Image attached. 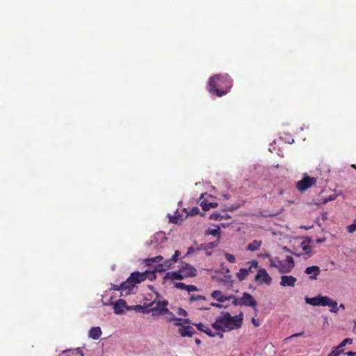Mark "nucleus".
<instances>
[{
  "label": "nucleus",
  "mask_w": 356,
  "mask_h": 356,
  "mask_svg": "<svg viewBox=\"0 0 356 356\" xmlns=\"http://www.w3.org/2000/svg\"><path fill=\"white\" fill-rule=\"evenodd\" d=\"M232 87V79L227 74H215L208 81L209 92L217 97H222L227 94Z\"/></svg>",
  "instance_id": "f257e3e1"
},
{
  "label": "nucleus",
  "mask_w": 356,
  "mask_h": 356,
  "mask_svg": "<svg viewBox=\"0 0 356 356\" xmlns=\"http://www.w3.org/2000/svg\"><path fill=\"white\" fill-rule=\"evenodd\" d=\"M243 313L232 316L229 312H222L216 321L212 323V327L221 332H228L238 329L243 324Z\"/></svg>",
  "instance_id": "f03ea898"
},
{
  "label": "nucleus",
  "mask_w": 356,
  "mask_h": 356,
  "mask_svg": "<svg viewBox=\"0 0 356 356\" xmlns=\"http://www.w3.org/2000/svg\"><path fill=\"white\" fill-rule=\"evenodd\" d=\"M181 253L179 250H176L172 257L169 259H166L164 261L163 264H159L155 267L154 270H145L147 279L152 281L156 279V272L163 271L165 269L163 267L167 268H171L174 266V264L177 261L178 257L180 256Z\"/></svg>",
  "instance_id": "7ed1b4c3"
},
{
  "label": "nucleus",
  "mask_w": 356,
  "mask_h": 356,
  "mask_svg": "<svg viewBox=\"0 0 356 356\" xmlns=\"http://www.w3.org/2000/svg\"><path fill=\"white\" fill-rule=\"evenodd\" d=\"M168 305V302L165 300L159 301L156 304V306L152 309V315H156V313L159 312V314H168V315H171L172 318H171L170 321H181V318L175 317L173 313L170 312V310L167 308Z\"/></svg>",
  "instance_id": "20e7f679"
},
{
  "label": "nucleus",
  "mask_w": 356,
  "mask_h": 356,
  "mask_svg": "<svg viewBox=\"0 0 356 356\" xmlns=\"http://www.w3.org/2000/svg\"><path fill=\"white\" fill-rule=\"evenodd\" d=\"M316 183V178L308 176L307 175H304L302 179L298 181L296 186L300 192L305 191L311 186L315 185Z\"/></svg>",
  "instance_id": "39448f33"
},
{
  "label": "nucleus",
  "mask_w": 356,
  "mask_h": 356,
  "mask_svg": "<svg viewBox=\"0 0 356 356\" xmlns=\"http://www.w3.org/2000/svg\"><path fill=\"white\" fill-rule=\"evenodd\" d=\"M256 282H259L260 284H266L269 285L272 282L271 277L268 274L267 271L264 268H260L254 277Z\"/></svg>",
  "instance_id": "423d86ee"
},
{
  "label": "nucleus",
  "mask_w": 356,
  "mask_h": 356,
  "mask_svg": "<svg viewBox=\"0 0 356 356\" xmlns=\"http://www.w3.org/2000/svg\"><path fill=\"white\" fill-rule=\"evenodd\" d=\"M328 297L318 296L313 298H305V302L311 305L314 306H326L327 304Z\"/></svg>",
  "instance_id": "0eeeda50"
},
{
  "label": "nucleus",
  "mask_w": 356,
  "mask_h": 356,
  "mask_svg": "<svg viewBox=\"0 0 356 356\" xmlns=\"http://www.w3.org/2000/svg\"><path fill=\"white\" fill-rule=\"evenodd\" d=\"M196 269L188 264H184L179 267V273L183 276V280L186 277H195L196 275Z\"/></svg>",
  "instance_id": "6e6552de"
},
{
  "label": "nucleus",
  "mask_w": 356,
  "mask_h": 356,
  "mask_svg": "<svg viewBox=\"0 0 356 356\" xmlns=\"http://www.w3.org/2000/svg\"><path fill=\"white\" fill-rule=\"evenodd\" d=\"M241 306L256 307L257 301L253 296L248 293H243V296L241 298Z\"/></svg>",
  "instance_id": "1a4fd4ad"
},
{
  "label": "nucleus",
  "mask_w": 356,
  "mask_h": 356,
  "mask_svg": "<svg viewBox=\"0 0 356 356\" xmlns=\"http://www.w3.org/2000/svg\"><path fill=\"white\" fill-rule=\"evenodd\" d=\"M136 286V283L134 282L133 280L129 281V277L127 280L122 282L118 288L115 289L116 290H121L122 291H125L126 294H129L132 292Z\"/></svg>",
  "instance_id": "9d476101"
},
{
  "label": "nucleus",
  "mask_w": 356,
  "mask_h": 356,
  "mask_svg": "<svg viewBox=\"0 0 356 356\" xmlns=\"http://www.w3.org/2000/svg\"><path fill=\"white\" fill-rule=\"evenodd\" d=\"M114 312L116 314H122L125 309L129 310L130 309L127 306L125 300L119 299L113 303Z\"/></svg>",
  "instance_id": "9b49d317"
},
{
  "label": "nucleus",
  "mask_w": 356,
  "mask_h": 356,
  "mask_svg": "<svg viewBox=\"0 0 356 356\" xmlns=\"http://www.w3.org/2000/svg\"><path fill=\"white\" fill-rule=\"evenodd\" d=\"M297 280L292 275H282L280 285L282 286H294Z\"/></svg>",
  "instance_id": "f8f14e48"
},
{
  "label": "nucleus",
  "mask_w": 356,
  "mask_h": 356,
  "mask_svg": "<svg viewBox=\"0 0 356 356\" xmlns=\"http://www.w3.org/2000/svg\"><path fill=\"white\" fill-rule=\"evenodd\" d=\"M146 273L134 272L129 276V281L133 280L136 284L140 283L147 280Z\"/></svg>",
  "instance_id": "ddd939ff"
},
{
  "label": "nucleus",
  "mask_w": 356,
  "mask_h": 356,
  "mask_svg": "<svg viewBox=\"0 0 356 356\" xmlns=\"http://www.w3.org/2000/svg\"><path fill=\"white\" fill-rule=\"evenodd\" d=\"M320 268L317 266H312L307 267L305 270L306 274L310 275V280H316L317 276L320 274Z\"/></svg>",
  "instance_id": "4468645a"
},
{
  "label": "nucleus",
  "mask_w": 356,
  "mask_h": 356,
  "mask_svg": "<svg viewBox=\"0 0 356 356\" xmlns=\"http://www.w3.org/2000/svg\"><path fill=\"white\" fill-rule=\"evenodd\" d=\"M195 330L192 326L183 325L179 329V333L183 337H192L195 333Z\"/></svg>",
  "instance_id": "2eb2a0df"
},
{
  "label": "nucleus",
  "mask_w": 356,
  "mask_h": 356,
  "mask_svg": "<svg viewBox=\"0 0 356 356\" xmlns=\"http://www.w3.org/2000/svg\"><path fill=\"white\" fill-rule=\"evenodd\" d=\"M163 280H183V276H181V274L179 273V269L177 271H169L165 273V275L163 277Z\"/></svg>",
  "instance_id": "dca6fc26"
},
{
  "label": "nucleus",
  "mask_w": 356,
  "mask_h": 356,
  "mask_svg": "<svg viewBox=\"0 0 356 356\" xmlns=\"http://www.w3.org/2000/svg\"><path fill=\"white\" fill-rule=\"evenodd\" d=\"M203 197H204V194H202L200 197V206L202 207V208L204 211H208L211 208H216L218 207V203H216V202L208 203L206 200L203 199Z\"/></svg>",
  "instance_id": "f3484780"
},
{
  "label": "nucleus",
  "mask_w": 356,
  "mask_h": 356,
  "mask_svg": "<svg viewBox=\"0 0 356 356\" xmlns=\"http://www.w3.org/2000/svg\"><path fill=\"white\" fill-rule=\"evenodd\" d=\"M102 335V330L99 327H92L88 333V336L90 338L93 339H98Z\"/></svg>",
  "instance_id": "a211bd4d"
},
{
  "label": "nucleus",
  "mask_w": 356,
  "mask_h": 356,
  "mask_svg": "<svg viewBox=\"0 0 356 356\" xmlns=\"http://www.w3.org/2000/svg\"><path fill=\"white\" fill-rule=\"evenodd\" d=\"M250 273H252L251 268H242L236 273V277L240 281H243Z\"/></svg>",
  "instance_id": "6ab92c4d"
},
{
  "label": "nucleus",
  "mask_w": 356,
  "mask_h": 356,
  "mask_svg": "<svg viewBox=\"0 0 356 356\" xmlns=\"http://www.w3.org/2000/svg\"><path fill=\"white\" fill-rule=\"evenodd\" d=\"M211 296L213 298L216 299L217 301L220 302H224L227 300V296L222 294V293L219 291H213L211 293Z\"/></svg>",
  "instance_id": "aec40b11"
},
{
  "label": "nucleus",
  "mask_w": 356,
  "mask_h": 356,
  "mask_svg": "<svg viewBox=\"0 0 356 356\" xmlns=\"http://www.w3.org/2000/svg\"><path fill=\"white\" fill-rule=\"evenodd\" d=\"M277 269L280 273H288L292 270L293 265L285 264L280 261Z\"/></svg>",
  "instance_id": "412c9836"
},
{
  "label": "nucleus",
  "mask_w": 356,
  "mask_h": 356,
  "mask_svg": "<svg viewBox=\"0 0 356 356\" xmlns=\"http://www.w3.org/2000/svg\"><path fill=\"white\" fill-rule=\"evenodd\" d=\"M262 243L261 241L254 240L252 243H249L247 246V250L250 251H255L259 249Z\"/></svg>",
  "instance_id": "4be33fe9"
},
{
  "label": "nucleus",
  "mask_w": 356,
  "mask_h": 356,
  "mask_svg": "<svg viewBox=\"0 0 356 356\" xmlns=\"http://www.w3.org/2000/svg\"><path fill=\"white\" fill-rule=\"evenodd\" d=\"M327 302V304L326 306H329L331 307L330 312L337 313L339 310V308L337 307V302L335 300L330 298L329 297H328V300Z\"/></svg>",
  "instance_id": "5701e85b"
},
{
  "label": "nucleus",
  "mask_w": 356,
  "mask_h": 356,
  "mask_svg": "<svg viewBox=\"0 0 356 356\" xmlns=\"http://www.w3.org/2000/svg\"><path fill=\"white\" fill-rule=\"evenodd\" d=\"M218 243H219L218 241L207 243L201 245V248L203 250L213 249L214 248H216L218 245Z\"/></svg>",
  "instance_id": "b1692460"
},
{
  "label": "nucleus",
  "mask_w": 356,
  "mask_h": 356,
  "mask_svg": "<svg viewBox=\"0 0 356 356\" xmlns=\"http://www.w3.org/2000/svg\"><path fill=\"white\" fill-rule=\"evenodd\" d=\"M189 301L191 302H195V301H206V297L201 295H190Z\"/></svg>",
  "instance_id": "393cba45"
},
{
  "label": "nucleus",
  "mask_w": 356,
  "mask_h": 356,
  "mask_svg": "<svg viewBox=\"0 0 356 356\" xmlns=\"http://www.w3.org/2000/svg\"><path fill=\"white\" fill-rule=\"evenodd\" d=\"M232 300V305L235 306H241V298H238L234 295H229L227 296V300Z\"/></svg>",
  "instance_id": "a878e982"
},
{
  "label": "nucleus",
  "mask_w": 356,
  "mask_h": 356,
  "mask_svg": "<svg viewBox=\"0 0 356 356\" xmlns=\"http://www.w3.org/2000/svg\"><path fill=\"white\" fill-rule=\"evenodd\" d=\"M220 227H217L216 229H208L206 231L205 234L217 236L220 235Z\"/></svg>",
  "instance_id": "bb28decb"
},
{
  "label": "nucleus",
  "mask_w": 356,
  "mask_h": 356,
  "mask_svg": "<svg viewBox=\"0 0 356 356\" xmlns=\"http://www.w3.org/2000/svg\"><path fill=\"white\" fill-rule=\"evenodd\" d=\"M163 257L161 255L156 256L153 258L147 259L145 263L147 265H150L152 263L159 262L163 260Z\"/></svg>",
  "instance_id": "cd10ccee"
},
{
  "label": "nucleus",
  "mask_w": 356,
  "mask_h": 356,
  "mask_svg": "<svg viewBox=\"0 0 356 356\" xmlns=\"http://www.w3.org/2000/svg\"><path fill=\"white\" fill-rule=\"evenodd\" d=\"M300 246L302 249L305 251L307 253H309L311 251V246L309 245V241H303Z\"/></svg>",
  "instance_id": "c85d7f7f"
},
{
  "label": "nucleus",
  "mask_w": 356,
  "mask_h": 356,
  "mask_svg": "<svg viewBox=\"0 0 356 356\" xmlns=\"http://www.w3.org/2000/svg\"><path fill=\"white\" fill-rule=\"evenodd\" d=\"M220 282L224 284L232 286L234 281L231 279V276H225L223 279H221Z\"/></svg>",
  "instance_id": "c756f323"
},
{
  "label": "nucleus",
  "mask_w": 356,
  "mask_h": 356,
  "mask_svg": "<svg viewBox=\"0 0 356 356\" xmlns=\"http://www.w3.org/2000/svg\"><path fill=\"white\" fill-rule=\"evenodd\" d=\"M343 350L341 348H339V346L332 349V350L327 355V356H339Z\"/></svg>",
  "instance_id": "7c9ffc66"
},
{
  "label": "nucleus",
  "mask_w": 356,
  "mask_h": 356,
  "mask_svg": "<svg viewBox=\"0 0 356 356\" xmlns=\"http://www.w3.org/2000/svg\"><path fill=\"white\" fill-rule=\"evenodd\" d=\"M209 218L211 220H222V215L217 211L213 212L212 214H211L209 216Z\"/></svg>",
  "instance_id": "2f4dec72"
},
{
  "label": "nucleus",
  "mask_w": 356,
  "mask_h": 356,
  "mask_svg": "<svg viewBox=\"0 0 356 356\" xmlns=\"http://www.w3.org/2000/svg\"><path fill=\"white\" fill-rule=\"evenodd\" d=\"M347 231L348 233L352 234L356 231V219L353 220L351 225L347 227Z\"/></svg>",
  "instance_id": "473e14b6"
},
{
  "label": "nucleus",
  "mask_w": 356,
  "mask_h": 356,
  "mask_svg": "<svg viewBox=\"0 0 356 356\" xmlns=\"http://www.w3.org/2000/svg\"><path fill=\"white\" fill-rule=\"evenodd\" d=\"M280 260L278 258H270V266L271 267L278 268Z\"/></svg>",
  "instance_id": "72a5a7b5"
},
{
  "label": "nucleus",
  "mask_w": 356,
  "mask_h": 356,
  "mask_svg": "<svg viewBox=\"0 0 356 356\" xmlns=\"http://www.w3.org/2000/svg\"><path fill=\"white\" fill-rule=\"evenodd\" d=\"M225 259L230 263H234L236 261V258L234 257V255L232 254H229V253H227V252H225Z\"/></svg>",
  "instance_id": "f704fd0d"
},
{
  "label": "nucleus",
  "mask_w": 356,
  "mask_h": 356,
  "mask_svg": "<svg viewBox=\"0 0 356 356\" xmlns=\"http://www.w3.org/2000/svg\"><path fill=\"white\" fill-rule=\"evenodd\" d=\"M353 343V339L350 338H346L342 341V342L339 345V348H342L345 346L347 343L351 344Z\"/></svg>",
  "instance_id": "c9c22d12"
},
{
  "label": "nucleus",
  "mask_w": 356,
  "mask_h": 356,
  "mask_svg": "<svg viewBox=\"0 0 356 356\" xmlns=\"http://www.w3.org/2000/svg\"><path fill=\"white\" fill-rule=\"evenodd\" d=\"M175 287L181 290H186L187 284L183 282H176L175 284Z\"/></svg>",
  "instance_id": "e433bc0d"
},
{
  "label": "nucleus",
  "mask_w": 356,
  "mask_h": 356,
  "mask_svg": "<svg viewBox=\"0 0 356 356\" xmlns=\"http://www.w3.org/2000/svg\"><path fill=\"white\" fill-rule=\"evenodd\" d=\"M200 213V209L198 207H193L188 212V215L194 216Z\"/></svg>",
  "instance_id": "4c0bfd02"
},
{
  "label": "nucleus",
  "mask_w": 356,
  "mask_h": 356,
  "mask_svg": "<svg viewBox=\"0 0 356 356\" xmlns=\"http://www.w3.org/2000/svg\"><path fill=\"white\" fill-rule=\"evenodd\" d=\"M198 289H197V286L195 285H187L186 291L188 293H191L192 291H196Z\"/></svg>",
  "instance_id": "58836bf2"
},
{
  "label": "nucleus",
  "mask_w": 356,
  "mask_h": 356,
  "mask_svg": "<svg viewBox=\"0 0 356 356\" xmlns=\"http://www.w3.org/2000/svg\"><path fill=\"white\" fill-rule=\"evenodd\" d=\"M249 264H250L249 268H251V269L252 268H257L258 267V261L257 260H252L250 261Z\"/></svg>",
  "instance_id": "ea45409f"
},
{
  "label": "nucleus",
  "mask_w": 356,
  "mask_h": 356,
  "mask_svg": "<svg viewBox=\"0 0 356 356\" xmlns=\"http://www.w3.org/2000/svg\"><path fill=\"white\" fill-rule=\"evenodd\" d=\"M195 326H196V327L197 328L198 330L200 331H202L204 330V328L206 327L203 323H196V324H193Z\"/></svg>",
  "instance_id": "a19ab883"
},
{
  "label": "nucleus",
  "mask_w": 356,
  "mask_h": 356,
  "mask_svg": "<svg viewBox=\"0 0 356 356\" xmlns=\"http://www.w3.org/2000/svg\"><path fill=\"white\" fill-rule=\"evenodd\" d=\"M286 261L288 262V264L293 265V268L294 267V260L292 257L287 256L286 258Z\"/></svg>",
  "instance_id": "79ce46f5"
},
{
  "label": "nucleus",
  "mask_w": 356,
  "mask_h": 356,
  "mask_svg": "<svg viewBox=\"0 0 356 356\" xmlns=\"http://www.w3.org/2000/svg\"><path fill=\"white\" fill-rule=\"evenodd\" d=\"M76 355L78 356H84L83 351L80 348H77L74 350Z\"/></svg>",
  "instance_id": "37998d69"
},
{
  "label": "nucleus",
  "mask_w": 356,
  "mask_h": 356,
  "mask_svg": "<svg viewBox=\"0 0 356 356\" xmlns=\"http://www.w3.org/2000/svg\"><path fill=\"white\" fill-rule=\"evenodd\" d=\"M177 314L179 315H181V316H187V312L186 310H184V309L182 308H179L178 312H177Z\"/></svg>",
  "instance_id": "c03bdc74"
},
{
  "label": "nucleus",
  "mask_w": 356,
  "mask_h": 356,
  "mask_svg": "<svg viewBox=\"0 0 356 356\" xmlns=\"http://www.w3.org/2000/svg\"><path fill=\"white\" fill-rule=\"evenodd\" d=\"M194 252H195V248L193 247H189L188 248L186 255H190V254H193Z\"/></svg>",
  "instance_id": "a18cd8bd"
},
{
  "label": "nucleus",
  "mask_w": 356,
  "mask_h": 356,
  "mask_svg": "<svg viewBox=\"0 0 356 356\" xmlns=\"http://www.w3.org/2000/svg\"><path fill=\"white\" fill-rule=\"evenodd\" d=\"M335 199V196H330L328 198H325L324 200H323V203H326L329 201H332V200H334Z\"/></svg>",
  "instance_id": "49530a36"
},
{
  "label": "nucleus",
  "mask_w": 356,
  "mask_h": 356,
  "mask_svg": "<svg viewBox=\"0 0 356 356\" xmlns=\"http://www.w3.org/2000/svg\"><path fill=\"white\" fill-rule=\"evenodd\" d=\"M302 334V333H297V334L290 336L289 337H287L286 339H285V340H289L291 338L297 337L301 336Z\"/></svg>",
  "instance_id": "de8ad7c7"
},
{
  "label": "nucleus",
  "mask_w": 356,
  "mask_h": 356,
  "mask_svg": "<svg viewBox=\"0 0 356 356\" xmlns=\"http://www.w3.org/2000/svg\"><path fill=\"white\" fill-rule=\"evenodd\" d=\"M252 323L254 325L255 327L259 326V323H258L257 320H256L254 318H252Z\"/></svg>",
  "instance_id": "09e8293b"
},
{
  "label": "nucleus",
  "mask_w": 356,
  "mask_h": 356,
  "mask_svg": "<svg viewBox=\"0 0 356 356\" xmlns=\"http://www.w3.org/2000/svg\"><path fill=\"white\" fill-rule=\"evenodd\" d=\"M182 321V322L185 324H190L191 323V320L189 318H181Z\"/></svg>",
  "instance_id": "8fccbe9b"
},
{
  "label": "nucleus",
  "mask_w": 356,
  "mask_h": 356,
  "mask_svg": "<svg viewBox=\"0 0 356 356\" xmlns=\"http://www.w3.org/2000/svg\"><path fill=\"white\" fill-rule=\"evenodd\" d=\"M214 334H216V337H219L220 339H222L224 337V334L222 332H214Z\"/></svg>",
  "instance_id": "3c124183"
},
{
  "label": "nucleus",
  "mask_w": 356,
  "mask_h": 356,
  "mask_svg": "<svg viewBox=\"0 0 356 356\" xmlns=\"http://www.w3.org/2000/svg\"><path fill=\"white\" fill-rule=\"evenodd\" d=\"M259 257H262V258H268L270 257V255L268 253H264V254H260L259 255Z\"/></svg>",
  "instance_id": "603ef678"
},
{
  "label": "nucleus",
  "mask_w": 356,
  "mask_h": 356,
  "mask_svg": "<svg viewBox=\"0 0 356 356\" xmlns=\"http://www.w3.org/2000/svg\"><path fill=\"white\" fill-rule=\"evenodd\" d=\"M175 321V325L176 326H179L180 327L181 326H183V325L181 324L182 321Z\"/></svg>",
  "instance_id": "864d4df0"
},
{
  "label": "nucleus",
  "mask_w": 356,
  "mask_h": 356,
  "mask_svg": "<svg viewBox=\"0 0 356 356\" xmlns=\"http://www.w3.org/2000/svg\"><path fill=\"white\" fill-rule=\"evenodd\" d=\"M207 334H208L209 337H215L216 334H214V332H213L210 329L209 332H207Z\"/></svg>",
  "instance_id": "5fc2aeb1"
},
{
  "label": "nucleus",
  "mask_w": 356,
  "mask_h": 356,
  "mask_svg": "<svg viewBox=\"0 0 356 356\" xmlns=\"http://www.w3.org/2000/svg\"><path fill=\"white\" fill-rule=\"evenodd\" d=\"M198 308L201 309H209V307H205V306L201 305H198Z\"/></svg>",
  "instance_id": "6e6d98bb"
},
{
  "label": "nucleus",
  "mask_w": 356,
  "mask_h": 356,
  "mask_svg": "<svg viewBox=\"0 0 356 356\" xmlns=\"http://www.w3.org/2000/svg\"><path fill=\"white\" fill-rule=\"evenodd\" d=\"M222 219H229L231 218V216L228 214L222 215Z\"/></svg>",
  "instance_id": "4d7b16f0"
},
{
  "label": "nucleus",
  "mask_w": 356,
  "mask_h": 356,
  "mask_svg": "<svg viewBox=\"0 0 356 356\" xmlns=\"http://www.w3.org/2000/svg\"><path fill=\"white\" fill-rule=\"evenodd\" d=\"M211 305L212 306H214V307H219V308L222 307V305L220 304H219V303H211Z\"/></svg>",
  "instance_id": "13d9d810"
},
{
  "label": "nucleus",
  "mask_w": 356,
  "mask_h": 356,
  "mask_svg": "<svg viewBox=\"0 0 356 356\" xmlns=\"http://www.w3.org/2000/svg\"><path fill=\"white\" fill-rule=\"evenodd\" d=\"M209 327H205L204 328V330H202V332H204L206 334H207V332H209Z\"/></svg>",
  "instance_id": "bf43d9fd"
},
{
  "label": "nucleus",
  "mask_w": 356,
  "mask_h": 356,
  "mask_svg": "<svg viewBox=\"0 0 356 356\" xmlns=\"http://www.w3.org/2000/svg\"><path fill=\"white\" fill-rule=\"evenodd\" d=\"M238 208V206H236V207H232L231 208L229 209V210L230 211H234V210H236V209Z\"/></svg>",
  "instance_id": "052dcab7"
},
{
  "label": "nucleus",
  "mask_w": 356,
  "mask_h": 356,
  "mask_svg": "<svg viewBox=\"0 0 356 356\" xmlns=\"http://www.w3.org/2000/svg\"><path fill=\"white\" fill-rule=\"evenodd\" d=\"M353 331L356 334V321L355 322L354 327L353 328Z\"/></svg>",
  "instance_id": "680f3d73"
},
{
  "label": "nucleus",
  "mask_w": 356,
  "mask_h": 356,
  "mask_svg": "<svg viewBox=\"0 0 356 356\" xmlns=\"http://www.w3.org/2000/svg\"><path fill=\"white\" fill-rule=\"evenodd\" d=\"M195 343H196V344L200 345L201 343V340L199 339H196Z\"/></svg>",
  "instance_id": "e2e57ef3"
},
{
  "label": "nucleus",
  "mask_w": 356,
  "mask_h": 356,
  "mask_svg": "<svg viewBox=\"0 0 356 356\" xmlns=\"http://www.w3.org/2000/svg\"><path fill=\"white\" fill-rule=\"evenodd\" d=\"M347 355H355V353H353V352H348V353H347Z\"/></svg>",
  "instance_id": "0e129e2a"
},
{
  "label": "nucleus",
  "mask_w": 356,
  "mask_h": 356,
  "mask_svg": "<svg viewBox=\"0 0 356 356\" xmlns=\"http://www.w3.org/2000/svg\"><path fill=\"white\" fill-rule=\"evenodd\" d=\"M282 194H283V191L280 190V192H279V195H282Z\"/></svg>",
  "instance_id": "69168bd1"
},
{
  "label": "nucleus",
  "mask_w": 356,
  "mask_h": 356,
  "mask_svg": "<svg viewBox=\"0 0 356 356\" xmlns=\"http://www.w3.org/2000/svg\"><path fill=\"white\" fill-rule=\"evenodd\" d=\"M339 307H341V308H343V309H344V305H343V304H341V305H339Z\"/></svg>",
  "instance_id": "338daca9"
},
{
  "label": "nucleus",
  "mask_w": 356,
  "mask_h": 356,
  "mask_svg": "<svg viewBox=\"0 0 356 356\" xmlns=\"http://www.w3.org/2000/svg\"><path fill=\"white\" fill-rule=\"evenodd\" d=\"M69 351H70V350H65L63 351V353H65L69 352Z\"/></svg>",
  "instance_id": "774afa93"
}]
</instances>
